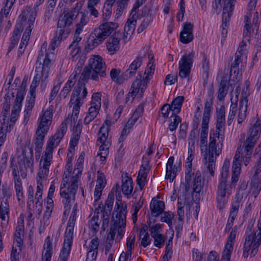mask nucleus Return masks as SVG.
<instances>
[{
  "instance_id": "obj_1",
  "label": "nucleus",
  "mask_w": 261,
  "mask_h": 261,
  "mask_svg": "<svg viewBox=\"0 0 261 261\" xmlns=\"http://www.w3.org/2000/svg\"><path fill=\"white\" fill-rule=\"evenodd\" d=\"M72 169V164L66 163L60 186V195L63 199V202L65 209L64 215H66V212L70 210L71 203L74 201L75 196L78 189L80 175L78 173H76L74 176L70 177L69 175Z\"/></svg>"
},
{
  "instance_id": "obj_2",
  "label": "nucleus",
  "mask_w": 261,
  "mask_h": 261,
  "mask_svg": "<svg viewBox=\"0 0 261 261\" xmlns=\"http://www.w3.org/2000/svg\"><path fill=\"white\" fill-rule=\"evenodd\" d=\"M81 4H76L73 9L69 12L64 13L59 17L55 35L51 41V48L54 50L62 40L66 39L70 34V27L81 10Z\"/></svg>"
},
{
  "instance_id": "obj_3",
  "label": "nucleus",
  "mask_w": 261,
  "mask_h": 261,
  "mask_svg": "<svg viewBox=\"0 0 261 261\" xmlns=\"http://www.w3.org/2000/svg\"><path fill=\"white\" fill-rule=\"evenodd\" d=\"M117 27L118 24L115 22H106L95 29L87 40L85 51L89 52L101 44Z\"/></svg>"
},
{
  "instance_id": "obj_4",
  "label": "nucleus",
  "mask_w": 261,
  "mask_h": 261,
  "mask_svg": "<svg viewBox=\"0 0 261 261\" xmlns=\"http://www.w3.org/2000/svg\"><path fill=\"white\" fill-rule=\"evenodd\" d=\"M250 135L247 138L243 146H240L242 149L241 155L243 163L245 166H247L251 158L254 147L259 138L261 133V120L258 119L253 127L250 129Z\"/></svg>"
},
{
  "instance_id": "obj_5",
  "label": "nucleus",
  "mask_w": 261,
  "mask_h": 261,
  "mask_svg": "<svg viewBox=\"0 0 261 261\" xmlns=\"http://www.w3.org/2000/svg\"><path fill=\"white\" fill-rule=\"evenodd\" d=\"M258 220V230L253 232L251 229L247 230L245 236V243L243 256L246 258L251 250L250 256H254L258 251V248L261 244V211Z\"/></svg>"
},
{
  "instance_id": "obj_6",
  "label": "nucleus",
  "mask_w": 261,
  "mask_h": 261,
  "mask_svg": "<svg viewBox=\"0 0 261 261\" xmlns=\"http://www.w3.org/2000/svg\"><path fill=\"white\" fill-rule=\"evenodd\" d=\"M53 112L51 109L46 110L39 119L38 128L36 132L35 140V150L40 153L43 145L44 139L49 129V125L51 122Z\"/></svg>"
},
{
  "instance_id": "obj_7",
  "label": "nucleus",
  "mask_w": 261,
  "mask_h": 261,
  "mask_svg": "<svg viewBox=\"0 0 261 261\" xmlns=\"http://www.w3.org/2000/svg\"><path fill=\"white\" fill-rule=\"evenodd\" d=\"M154 70L155 66L153 62H151L150 61L147 64V67L144 72V74L146 75L142 79L141 75L140 74H138L136 80L132 84L131 87L132 91L130 92V93H132V95L134 98L136 97L137 94H139L140 96L143 95L150 80L151 78L149 77V75L152 76L154 73Z\"/></svg>"
},
{
  "instance_id": "obj_8",
  "label": "nucleus",
  "mask_w": 261,
  "mask_h": 261,
  "mask_svg": "<svg viewBox=\"0 0 261 261\" xmlns=\"http://www.w3.org/2000/svg\"><path fill=\"white\" fill-rule=\"evenodd\" d=\"M215 136L212 137L211 133H210V142L208 145V152H205L204 154L203 160V163L207 165V169L211 175H214V169L215 167V160L214 154L218 156L221 153V148L222 144L219 147L218 144H216V140Z\"/></svg>"
},
{
  "instance_id": "obj_9",
  "label": "nucleus",
  "mask_w": 261,
  "mask_h": 261,
  "mask_svg": "<svg viewBox=\"0 0 261 261\" xmlns=\"http://www.w3.org/2000/svg\"><path fill=\"white\" fill-rule=\"evenodd\" d=\"M232 187L227 178H219L217 189V206L219 210H222L227 203L232 193Z\"/></svg>"
},
{
  "instance_id": "obj_10",
  "label": "nucleus",
  "mask_w": 261,
  "mask_h": 261,
  "mask_svg": "<svg viewBox=\"0 0 261 261\" xmlns=\"http://www.w3.org/2000/svg\"><path fill=\"white\" fill-rule=\"evenodd\" d=\"M88 65L92 69L93 73L91 79L98 81L99 76L104 77L106 76V66L100 56H94L89 60Z\"/></svg>"
},
{
  "instance_id": "obj_11",
  "label": "nucleus",
  "mask_w": 261,
  "mask_h": 261,
  "mask_svg": "<svg viewBox=\"0 0 261 261\" xmlns=\"http://www.w3.org/2000/svg\"><path fill=\"white\" fill-rule=\"evenodd\" d=\"M195 53L193 51L188 54H185L179 61V76L181 79L188 77L190 74L192 67Z\"/></svg>"
},
{
  "instance_id": "obj_12",
  "label": "nucleus",
  "mask_w": 261,
  "mask_h": 261,
  "mask_svg": "<svg viewBox=\"0 0 261 261\" xmlns=\"http://www.w3.org/2000/svg\"><path fill=\"white\" fill-rule=\"evenodd\" d=\"M50 63L51 60L46 53V49L43 48L42 46L36 61V65H39V66L36 67V72H41L42 75L47 74L50 67ZM47 75H45V77Z\"/></svg>"
},
{
  "instance_id": "obj_13",
  "label": "nucleus",
  "mask_w": 261,
  "mask_h": 261,
  "mask_svg": "<svg viewBox=\"0 0 261 261\" xmlns=\"http://www.w3.org/2000/svg\"><path fill=\"white\" fill-rule=\"evenodd\" d=\"M37 10L36 8H32L30 6H27L24 10H23L22 13L20 15L19 17L22 18V21H25L27 19L28 26L26 27L24 34L30 35L36 17Z\"/></svg>"
},
{
  "instance_id": "obj_14",
  "label": "nucleus",
  "mask_w": 261,
  "mask_h": 261,
  "mask_svg": "<svg viewBox=\"0 0 261 261\" xmlns=\"http://www.w3.org/2000/svg\"><path fill=\"white\" fill-rule=\"evenodd\" d=\"M49 173V168L45 167H41L37 174V176L39 179H37V190L35 195V199L36 200V204H42V195L43 192V184L42 181L43 179H46Z\"/></svg>"
},
{
  "instance_id": "obj_15",
  "label": "nucleus",
  "mask_w": 261,
  "mask_h": 261,
  "mask_svg": "<svg viewBox=\"0 0 261 261\" xmlns=\"http://www.w3.org/2000/svg\"><path fill=\"white\" fill-rule=\"evenodd\" d=\"M67 129L66 123L62 122L55 135L48 140L45 150L53 152L54 147L58 145L66 134Z\"/></svg>"
},
{
  "instance_id": "obj_16",
  "label": "nucleus",
  "mask_w": 261,
  "mask_h": 261,
  "mask_svg": "<svg viewBox=\"0 0 261 261\" xmlns=\"http://www.w3.org/2000/svg\"><path fill=\"white\" fill-rule=\"evenodd\" d=\"M217 122L216 132L213 135L216 136L218 139L224 136V127L225 123V107L221 106L218 110L217 109Z\"/></svg>"
},
{
  "instance_id": "obj_17",
  "label": "nucleus",
  "mask_w": 261,
  "mask_h": 261,
  "mask_svg": "<svg viewBox=\"0 0 261 261\" xmlns=\"http://www.w3.org/2000/svg\"><path fill=\"white\" fill-rule=\"evenodd\" d=\"M241 148L238 147L234 157L232 167L231 184H230L232 186L233 184H235L238 181L240 174V161L243 162L241 153Z\"/></svg>"
},
{
  "instance_id": "obj_18",
  "label": "nucleus",
  "mask_w": 261,
  "mask_h": 261,
  "mask_svg": "<svg viewBox=\"0 0 261 261\" xmlns=\"http://www.w3.org/2000/svg\"><path fill=\"white\" fill-rule=\"evenodd\" d=\"M242 199V197L239 194H236L235 199L231 203L229 217L225 227L226 232L229 231L233 225V221L238 213Z\"/></svg>"
},
{
  "instance_id": "obj_19",
  "label": "nucleus",
  "mask_w": 261,
  "mask_h": 261,
  "mask_svg": "<svg viewBox=\"0 0 261 261\" xmlns=\"http://www.w3.org/2000/svg\"><path fill=\"white\" fill-rule=\"evenodd\" d=\"M222 2L223 3V8L222 24L225 27H228L237 0H222Z\"/></svg>"
},
{
  "instance_id": "obj_20",
  "label": "nucleus",
  "mask_w": 261,
  "mask_h": 261,
  "mask_svg": "<svg viewBox=\"0 0 261 261\" xmlns=\"http://www.w3.org/2000/svg\"><path fill=\"white\" fill-rule=\"evenodd\" d=\"M115 211L116 212V218L119 219L118 234L121 235L122 227L124 228L126 226V216L127 213V206L125 204H119L116 202Z\"/></svg>"
},
{
  "instance_id": "obj_21",
  "label": "nucleus",
  "mask_w": 261,
  "mask_h": 261,
  "mask_svg": "<svg viewBox=\"0 0 261 261\" xmlns=\"http://www.w3.org/2000/svg\"><path fill=\"white\" fill-rule=\"evenodd\" d=\"M122 36V33L120 32H115L112 36H111L107 42V49L111 53L114 54L116 51L118 50L120 47V40Z\"/></svg>"
},
{
  "instance_id": "obj_22",
  "label": "nucleus",
  "mask_w": 261,
  "mask_h": 261,
  "mask_svg": "<svg viewBox=\"0 0 261 261\" xmlns=\"http://www.w3.org/2000/svg\"><path fill=\"white\" fill-rule=\"evenodd\" d=\"M193 24L190 22H185L183 24V29L180 33V40L182 43L187 44L193 40Z\"/></svg>"
},
{
  "instance_id": "obj_23",
  "label": "nucleus",
  "mask_w": 261,
  "mask_h": 261,
  "mask_svg": "<svg viewBox=\"0 0 261 261\" xmlns=\"http://www.w3.org/2000/svg\"><path fill=\"white\" fill-rule=\"evenodd\" d=\"M202 186L201 184V176L199 172H196L193 181V199L195 201H199L200 199V191Z\"/></svg>"
},
{
  "instance_id": "obj_24",
  "label": "nucleus",
  "mask_w": 261,
  "mask_h": 261,
  "mask_svg": "<svg viewBox=\"0 0 261 261\" xmlns=\"http://www.w3.org/2000/svg\"><path fill=\"white\" fill-rule=\"evenodd\" d=\"M244 91L243 90V92H244ZM247 103L248 99L247 96L244 95L243 93H242V98L239 103V113L237 118V121L239 124H241L246 117Z\"/></svg>"
},
{
  "instance_id": "obj_25",
  "label": "nucleus",
  "mask_w": 261,
  "mask_h": 261,
  "mask_svg": "<svg viewBox=\"0 0 261 261\" xmlns=\"http://www.w3.org/2000/svg\"><path fill=\"white\" fill-rule=\"evenodd\" d=\"M165 206L164 201L152 199L150 204L151 216L154 217L159 216L164 212Z\"/></svg>"
},
{
  "instance_id": "obj_26",
  "label": "nucleus",
  "mask_w": 261,
  "mask_h": 261,
  "mask_svg": "<svg viewBox=\"0 0 261 261\" xmlns=\"http://www.w3.org/2000/svg\"><path fill=\"white\" fill-rule=\"evenodd\" d=\"M25 86L21 85L18 89L14 106L12 110V112L19 113L21 107L22 102L24 99L25 94Z\"/></svg>"
},
{
  "instance_id": "obj_27",
  "label": "nucleus",
  "mask_w": 261,
  "mask_h": 261,
  "mask_svg": "<svg viewBox=\"0 0 261 261\" xmlns=\"http://www.w3.org/2000/svg\"><path fill=\"white\" fill-rule=\"evenodd\" d=\"M145 57V55L144 54H140L137 56L126 71L125 74L126 76H128L129 77H130L136 73L137 69L141 66L143 59Z\"/></svg>"
},
{
  "instance_id": "obj_28",
  "label": "nucleus",
  "mask_w": 261,
  "mask_h": 261,
  "mask_svg": "<svg viewBox=\"0 0 261 261\" xmlns=\"http://www.w3.org/2000/svg\"><path fill=\"white\" fill-rule=\"evenodd\" d=\"M214 91L213 89H211L207 94V98L205 102L204 109L203 112V116H210L212 105L213 104L214 94Z\"/></svg>"
},
{
  "instance_id": "obj_29",
  "label": "nucleus",
  "mask_w": 261,
  "mask_h": 261,
  "mask_svg": "<svg viewBox=\"0 0 261 261\" xmlns=\"http://www.w3.org/2000/svg\"><path fill=\"white\" fill-rule=\"evenodd\" d=\"M122 191L123 194L125 195H130L133 191V180L132 178L126 177L125 179L122 180Z\"/></svg>"
},
{
  "instance_id": "obj_30",
  "label": "nucleus",
  "mask_w": 261,
  "mask_h": 261,
  "mask_svg": "<svg viewBox=\"0 0 261 261\" xmlns=\"http://www.w3.org/2000/svg\"><path fill=\"white\" fill-rule=\"evenodd\" d=\"M131 18H129L124 28V32H126L127 34H132L136 28L137 24V15H130Z\"/></svg>"
},
{
  "instance_id": "obj_31",
  "label": "nucleus",
  "mask_w": 261,
  "mask_h": 261,
  "mask_svg": "<svg viewBox=\"0 0 261 261\" xmlns=\"http://www.w3.org/2000/svg\"><path fill=\"white\" fill-rule=\"evenodd\" d=\"M184 99L183 96H178L173 100L171 105H170L172 114H176L180 112Z\"/></svg>"
},
{
  "instance_id": "obj_32",
  "label": "nucleus",
  "mask_w": 261,
  "mask_h": 261,
  "mask_svg": "<svg viewBox=\"0 0 261 261\" xmlns=\"http://www.w3.org/2000/svg\"><path fill=\"white\" fill-rule=\"evenodd\" d=\"M74 225L67 224V226L65 233L64 245L71 246L73 234Z\"/></svg>"
},
{
  "instance_id": "obj_33",
  "label": "nucleus",
  "mask_w": 261,
  "mask_h": 261,
  "mask_svg": "<svg viewBox=\"0 0 261 261\" xmlns=\"http://www.w3.org/2000/svg\"><path fill=\"white\" fill-rule=\"evenodd\" d=\"M200 55L202 57V77L204 80H206L208 76L209 61L203 52L201 53Z\"/></svg>"
},
{
  "instance_id": "obj_34",
  "label": "nucleus",
  "mask_w": 261,
  "mask_h": 261,
  "mask_svg": "<svg viewBox=\"0 0 261 261\" xmlns=\"http://www.w3.org/2000/svg\"><path fill=\"white\" fill-rule=\"evenodd\" d=\"M79 63H77V66L75 67L74 69V72H73L69 77L68 81L65 84L66 86L69 87L70 88H72V87L75 83V81L76 79V77L80 72H81V70L82 68V64L80 65H79Z\"/></svg>"
},
{
  "instance_id": "obj_35",
  "label": "nucleus",
  "mask_w": 261,
  "mask_h": 261,
  "mask_svg": "<svg viewBox=\"0 0 261 261\" xmlns=\"http://www.w3.org/2000/svg\"><path fill=\"white\" fill-rule=\"evenodd\" d=\"M233 242L227 241L222 256V261H230L231 254L233 250Z\"/></svg>"
},
{
  "instance_id": "obj_36",
  "label": "nucleus",
  "mask_w": 261,
  "mask_h": 261,
  "mask_svg": "<svg viewBox=\"0 0 261 261\" xmlns=\"http://www.w3.org/2000/svg\"><path fill=\"white\" fill-rule=\"evenodd\" d=\"M228 84L229 83L226 80H221L218 94V98L219 100H222L226 96L228 89Z\"/></svg>"
},
{
  "instance_id": "obj_37",
  "label": "nucleus",
  "mask_w": 261,
  "mask_h": 261,
  "mask_svg": "<svg viewBox=\"0 0 261 261\" xmlns=\"http://www.w3.org/2000/svg\"><path fill=\"white\" fill-rule=\"evenodd\" d=\"M92 71V69L89 65L85 66L81 73L79 82L80 83H83V84L87 83L88 81L90 79H91V74L93 73Z\"/></svg>"
},
{
  "instance_id": "obj_38",
  "label": "nucleus",
  "mask_w": 261,
  "mask_h": 261,
  "mask_svg": "<svg viewBox=\"0 0 261 261\" xmlns=\"http://www.w3.org/2000/svg\"><path fill=\"white\" fill-rule=\"evenodd\" d=\"M4 122L0 123V146H2L6 139V134L8 131H10L11 128L13 126V124H9V130L8 126L7 125L6 129H4L5 126V118L4 119Z\"/></svg>"
},
{
  "instance_id": "obj_39",
  "label": "nucleus",
  "mask_w": 261,
  "mask_h": 261,
  "mask_svg": "<svg viewBox=\"0 0 261 261\" xmlns=\"http://www.w3.org/2000/svg\"><path fill=\"white\" fill-rule=\"evenodd\" d=\"M29 151V153L28 155H27L25 152H23V162L25 165V169H26L27 167H29L31 169H32L34 164L33 151L32 148H30Z\"/></svg>"
},
{
  "instance_id": "obj_40",
  "label": "nucleus",
  "mask_w": 261,
  "mask_h": 261,
  "mask_svg": "<svg viewBox=\"0 0 261 261\" xmlns=\"http://www.w3.org/2000/svg\"><path fill=\"white\" fill-rule=\"evenodd\" d=\"M81 17L79 22L75 25V30L83 31L84 27L89 21V18L87 14L84 12L80 13Z\"/></svg>"
},
{
  "instance_id": "obj_41",
  "label": "nucleus",
  "mask_w": 261,
  "mask_h": 261,
  "mask_svg": "<svg viewBox=\"0 0 261 261\" xmlns=\"http://www.w3.org/2000/svg\"><path fill=\"white\" fill-rule=\"evenodd\" d=\"M14 185L17 200L19 202L22 201L24 196L22 190L21 180L17 179V181H14Z\"/></svg>"
},
{
  "instance_id": "obj_42",
  "label": "nucleus",
  "mask_w": 261,
  "mask_h": 261,
  "mask_svg": "<svg viewBox=\"0 0 261 261\" xmlns=\"http://www.w3.org/2000/svg\"><path fill=\"white\" fill-rule=\"evenodd\" d=\"M98 113L99 110L89 108L88 113L84 119V123L86 125L89 124L96 117Z\"/></svg>"
},
{
  "instance_id": "obj_43",
  "label": "nucleus",
  "mask_w": 261,
  "mask_h": 261,
  "mask_svg": "<svg viewBox=\"0 0 261 261\" xmlns=\"http://www.w3.org/2000/svg\"><path fill=\"white\" fill-rule=\"evenodd\" d=\"M178 168L177 166L176 165L169 167V168L168 169V171H169V173H167V170L166 171V178L169 179L170 182H172L176 176Z\"/></svg>"
},
{
  "instance_id": "obj_44",
  "label": "nucleus",
  "mask_w": 261,
  "mask_h": 261,
  "mask_svg": "<svg viewBox=\"0 0 261 261\" xmlns=\"http://www.w3.org/2000/svg\"><path fill=\"white\" fill-rule=\"evenodd\" d=\"M180 121V118L178 116L172 114L170 117V123L169 125L170 130L171 131L175 130Z\"/></svg>"
},
{
  "instance_id": "obj_45",
  "label": "nucleus",
  "mask_w": 261,
  "mask_h": 261,
  "mask_svg": "<svg viewBox=\"0 0 261 261\" xmlns=\"http://www.w3.org/2000/svg\"><path fill=\"white\" fill-rule=\"evenodd\" d=\"M71 246L63 245L61 252L60 254V261H67L69 255Z\"/></svg>"
},
{
  "instance_id": "obj_46",
  "label": "nucleus",
  "mask_w": 261,
  "mask_h": 261,
  "mask_svg": "<svg viewBox=\"0 0 261 261\" xmlns=\"http://www.w3.org/2000/svg\"><path fill=\"white\" fill-rule=\"evenodd\" d=\"M101 212L102 213L101 219L102 221V228L103 230H105L108 227L110 216L111 212L108 213V211L103 210H101Z\"/></svg>"
},
{
  "instance_id": "obj_47",
  "label": "nucleus",
  "mask_w": 261,
  "mask_h": 261,
  "mask_svg": "<svg viewBox=\"0 0 261 261\" xmlns=\"http://www.w3.org/2000/svg\"><path fill=\"white\" fill-rule=\"evenodd\" d=\"M70 103L72 104H74L73 107V114L77 115L80 112V107L82 104L81 102V99L80 97L76 98L75 99H74L73 97L71 98Z\"/></svg>"
},
{
  "instance_id": "obj_48",
  "label": "nucleus",
  "mask_w": 261,
  "mask_h": 261,
  "mask_svg": "<svg viewBox=\"0 0 261 261\" xmlns=\"http://www.w3.org/2000/svg\"><path fill=\"white\" fill-rule=\"evenodd\" d=\"M154 239V245L159 248H162L165 243V238L162 234H156L152 237Z\"/></svg>"
},
{
  "instance_id": "obj_49",
  "label": "nucleus",
  "mask_w": 261,
  "mask_h": 261,
  "mask_svg": "<svg viewBox=\"0 0 261 261\" xmlns=\"http://www.w3.org/2000/svg\"><path fill=\"white\" fill-rule=\"evenodd\" d=\"M152 20L153 17L152 15H150L149 17H145L137 29L138 33H140L143 32Z\"/></svg>"
},
{
  "instance_id": "obj_50",
  "label": "nucleus",
  "mask_w": 261,
  "mask_h": 261,
  "mask_svg": "<svg viewBox=\"0 0 261 261\" xmlns=\"http://www.w3.org/2000/svg\"><path fill=\"white\" fill-rule=\"evenodd\" d=\"M150 169L149 162L147 161L142 164L139 171L138 175L140 176L147 177L148 173Z\"/></svg>"
},
{
  "instance_id": "obj_51",
  "label": "nucleus",
  "mask_w": 261,
  "mask_h": 261,
  "mask_svg": "<svg viewBox=\"0 0 261 261\" xmlns=\"http://www.w3.org/2000/svg\"><path fill=\"white\" fill-rule=\"evenodd\" d=\"M61 85V83L60 82H58L57 83L54 84V87L51 90V92L48 98V101L49 103L51 102L57 95V94L60 89Z\"/></svg>"
},
{
  "instance_id": "obj_52",
  "label": "nucleus",
  "mask_w": 261,
  "mask_h": 261,
  "mask_svg": "<svg viewBox=\"0 0 261 261\" xmlns=\"http://www.w3.org/2000/svg\"><path fill=\"white\" fill-rule=\"evenodd\" d=\"M114 200V195L109 194L108 198L105 202V207L102 209L108 211V213L111 212Z\"/></svg>"
},
{
  "instance_id": "obj_53",
  "label": "nucleus",
  "mask_w": 261,
  "mask_h": 261,
  "mask_svg": "<svg viewBox=\"0 0 261 261\" xmlns=\"http://www.w3.org/2000/svg\"><path fill=\"white\" fill-rule=\"evenodd\" d=\"M147 224L149 227V230L150 232L151 237H154L156 234H159V230L161 228V225L160 224H156L154 225L150 226L151 222L147 221Z\"/></svg>"
},
{
  "instance_id": "obj_54",
  "label": "nucleus",
  "mask_w": 261,
  "mask_h": 261,
  "mask_svg": "<svg viewBox=\"0 0 261 261\" xmlns=\"http://www.w3.org/2000/svg\"><path fill=\"white\" fill-rule=\"evenodd\" d=\"M229 161L225 160L223 167L221 173L220 178H228V172H229Z\"/></svg>"
},
{
  "instance_id": "obj_55",
  "label": "nucleus",
  "mask_w": 261,
  "mask_h": 261,
  "mask_svg": "<svg viewBox=\"0 0 261 261\" xmlns=\"http://www.w3.org/2000/svg\"><path fill=\"white\" fill-rule=\"evenodd\" d=\"M107 184L104 174L99 171L97 172V180L96 187L103 188Z\"/></svg>"
},
{
  "instance_id": "obj_56",
  "label": "nucleus",
  "mask_w": 261,
  "mask_h": 261,
  "mask_svg": "<svg viewBox=\"0 0 261 261\" xmlns=\"http://www.w3.org/2000/svg\"><path fill=\"white\" fill-rule=\"evenodd\" d=\"M5 101L4 103L3 109L4 111V117L6 118L7 117V114L10 111V106H11V98L9 95H5Z\"/></svg>"
},
{
  "instance_id": "obj_57",
  "label": "nucleus",
  "mask_w": 261,
  "mask_h": 261,
  "mask_svg": "<svg viewBox=\"0 0 261 261\" xmlns=\"http://www.w3.org/2000/svg\"><path fill=\"white\" fill-rule=\"evenodd\" d=\"M237 112V106L236 105H231L230 111L227 118V124L230 126Z\"/></svg>"
},
{
  "instance_id": "obj_58",
  "label": "nucleus",
  "mask_w": 261,
  "mask_h": 261,
  "mask_svg": "<svg viewBox=\"0 0 261 261\" xmlns=\"http://www.w3.org/2000/svg\"><path fill=\"white\" fill-rule=\"evenodd\" d=\"M8 157V153L7 152H4L2 154L0 161V172H3L6 169L7 165Z\"/></svg>"
},
{
  "instance_id": "obj_59",
  "label": "nucleus",
  "mask_w": 261,
  "mask_h": 261,
  "mask_svg": "<svg viewBox=\"0 0 261 261\" xmlns=\"http://www.w3.org/2000/svg\"><path fill=\"white\" fill-rule=\"evenodd\" d=\"M144 110V106L143 105L138 106L135 111L133 114L131 118L136 121L142 116Z\"/></svg>"
},
{
  "instance_id": "obj_60",
  "label": "nucleus",
  "mask_w": 261,
  "mask_h": 261,
  "mask_svg": "<svg viewBox=\"0 0 261 261\" xmlns=\"http://www.w3.org/2000/svg\"><path fill=\"white\" fill-rule=\"evenodd\" d=\"M177 81V74H168L166 75L164 84L166 85H172Z\"/></svg>"
},
{
  "instance_id": "obj_61",
  "label": "nucleus",
  "mask_w": 261,
  "mask_h": 261,
  "mask_svg": "<svg viewBox=\"0 0 261 261\" xmlns=\"http://www.w3.org/2000/svg\"><path fill=\"white\" fill-rule=\"evenodd\" d=\"M112 6H107L105 4L102 10V18L104 20L109 19L112 14Z\"/></svg>"
},
{
  "instance_id": "obj_62",
  "label": "nucleus",
  "mask_w": 261,
  "mask_h": 261,
  "mask_svg": "<svg viewBox=\"0 0 261 261\" xmlns=\"http://www.w3.org/2000/svg\"><path fill=\"white\" fill-rule=\"evenodd\" d=\"M99 244V240L97 237H95L94 238L92 239L89 245L90 249L88 252V253H90V254L91 252H92L93 251L95 250L98 252Z\"/></svg>"
},
{
  "instance_id": "obj_63",
  "label": "nucleus",
  "mask_w": 261,
  "mask_h": 261,
  "mask_svg": "<svg viewBox=\"0 0 261 261\" xmlns=\"http://www.w3.org/2000/svg\"><path fill=\"white\" fill-rule=\"evenodd\" d=\"M108 120H106L105 121L107 125H105L104 124H102L98 133V136L105 137L107 139L109 135V126L108 125Z\"/></svg>"
},
{
  "instance_id": "obj_64",
  "label": "nucleus",
  "mask_w": 261,
  "mask_h": 261,
  "mask_svg": "<svg viewBox=\"0 0 261 261\" xmlns=\"http://www.w3.org/2000/svg\"><path fill=\"white\" fill-rule=\"evenodd\" d=\"M43 247L44 251L43 252L52 253V243L51 242L50 238L49 236L47 237L45 239Z\"/></svg>"
}]
</instances>
